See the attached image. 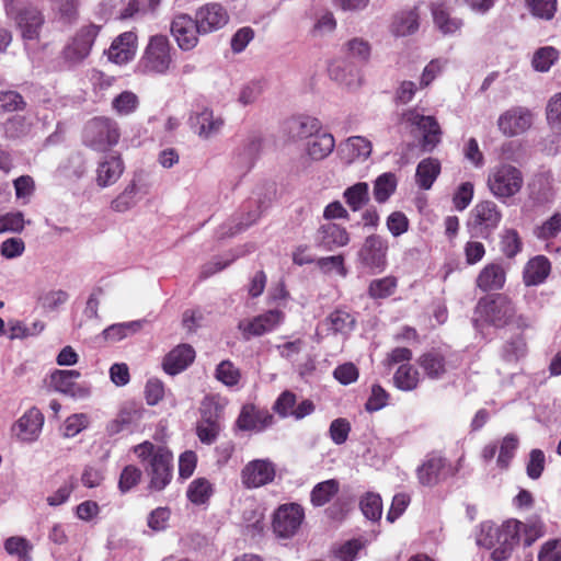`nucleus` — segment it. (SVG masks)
<instances>
[{"label":"nucleus","instance_id":"nucleus-1","mask_svg":"<svg viewBox=\"0 0 561 561\" xmlns=\"http://www.w3.org/2000/svg\"><path fill=\"white\" fill-rule=\"evenodd\" d=\"M516 310L513 302L505 296L499 295L493 299H482L478 302L474 311V323L486 322L494 327L514 324L517 328L528 327L527 318L515 317Z\"/></svg>","mask_w":561,"mask_h":561},{"label":"nucleus","instance_id":"nucleus-2","mask_svg":"<svg viewBox=\"0 0 561 561\" xmlns=\"http://www.w3.org/2000/svg\"><path fill=\"white\" fill-rule=\"evenodd\" d=\"M486 185L496 199L505 202L520 192L524 176L518 168L508 163H500L490 169Z\"/></svg>","mask_w":561,"mask_h":561},{"label":"nucleus","instance_id":"nucleus-3","mask_svg":"<svg viewBox=\"0 0 561 561\" xmlns=\"http://www.w3.org/2000/svg\"><path fill=\"white\" fill-rule=\"evenodd\" d=\"M502 213L492 201L479 202L470 211L468 228L472 236L488 239L499 227Z\"/></svg>","mask_w":561,"mask_h":561},{"label":"nucleus","instance_id":"nucleus-4","mask_svg":"<svg viewBox=\"0 0 561 561\" xmlns=\"http://www.w3.org/2000/svg\"><path fill=\"white\" fill-rule=\"evenodd\" d=\"M171 64V45L167 36H152L140 61L142 72L163 75Z\"/></svg>","mask_w":561,"mask_h":561},{"label":"nucleus","instance_id":"nucleus-5","mask_svg":"<svg viewBox=\"0 0 561 561\" xmlns=\"http://www.w3.org/2000/svg\"><path fill=\"white\" fill-rule=\"evenodd\" d=\"M84 144L96 151H104L117 144L119 131L117 124L105 117L88 122L83 134Z\"/></svg>","mask_w":561,"mask_h":561},{"label":"nucleus","instance_id":"nucleus-6","mask_svg":"<svg viewBox=\"0 0 561 561\" xmlns=\"http://www.w3.org/2000/svg\"><path fill=\"white\" fill-rule=\"evenodd\" d=\"M224 407L213 398H205L201 405V420L196 426L199 440L210 445L218 437L221 425L220 419Z\"/></svg>","mask_w":561,"mask_h":561},{"label":"nucleus","instance_id":"nucleus-7","mask_svg":"<svg viewBox=\"0 0 561 561\" xmlns=\"http://www.w3.org/2000/svg\"><path fill=\"white\" fill-rule=\"evenodd\" d=\"M305 518L304 508L297 503L280 505L273 515L272 528L278 538H290L301 526Z\"/></svg>","mask_w":561,"mask_h":561},{"label":"nucleus","instance_id":"nucleus-8","mask_svg":"<svg viewBox=\"0 0 561 561\" xmlns=\"http://www.w3.org/2000/svg\"><path fill=\"white\" fill-rule=\"evenodd\" d=\"M100 28L99 25L94 24L82 27L64 48L62 58L65 61L70 65H78L83 61L89 56Z\"/></svg>","mask_w":561,"mask_h":561},{"label":"nucleus","instance_id":"nucleus-9","mask_svg":"<svg viewBox=\"0 0 561 561\" xmlns=\"http://www.w3.org/2000/svg\"><path fill=\"white\" fill-rule=\"evenodd\" d=\"M171 33L182 50L196 47L198 35H201L196 19L186 13H180L173 18Z\"/></svg>","mask_w":561,"mask_h":561},{"label":"nucleus","instance_id":"nucleus-10","mask_svg":"<svg viewBox=\"0 0 561 561\" xmlns=\"http://www.w3.org/2000/svg\"><path fill=\"white\" fill-rule=\"evenodd\" d=\"M199 34H208L222 28L229 22L227 9L218 2H209L195 12Z\"/></svg>","mask_w":561,"mask_h":561},{"label":"nucleus","instance_id":"nucleus-11","mask_svg":"<svg viewBox=\"0 0 561 561\" xmlns=\"http://www.w3.org/2000/svg\"><path fill=\"white\" fill-rule=\"evenodd\" d=\"M284 319V313L279 310H268L251 320H242L238 324L245 341L253 336H262L274 330Z\"/></svg>","mask_w":561,"mask_h":561},{"label":"nucleus","instance_id":"nucleus-12","mask_svg":"<svg viewBox=\"0 0 561 561\" xmlns=\"http://www.w3.org/2000/svg\"><path fill=\"white\" fill-rule=\"evenodd\" d=\"M533 124V114L525 107H513L500 115L497 127L504 136L514 137L525 133Z\"/></svg>","mask_w":561,"mask_h":561},{"label":"nucleus","instance_id":"nucleus-13","mask_svg":"<svg viewBox=\"0 0 561 561\" xmlns=\"http://www.w3.org/2000/svg\"><path fill=\"white\" fill-rule=\"evenodd\" d=\"M275 477V467L274 465L266 460L255 458L250 461L241 472L242 483L248 489L260 488L265 485L274 480Z\"/></svg>","mask_w":561,"mask_h":561},{"label":"nucleus","instance_id":"nucleus-14","mask_svg":"<svg viewBox=\"0 0 561 561\" xmlns=\"http://www.w3.org/2000/svg\"><path fill=\"white\" fill-rule=\"evenodd\" d=\"M274 416L266 410L254 404H245L237 420V426L241 431L262 432L272 425Z\"/></svg>","mask_w":561,"mask_h":561},{"label":"nucleus","instance_id":"nucleus-15","mask_svg":"<svg viewBox=\"0 0 561 561\" xmlns=\"http://www.w3.org/2000/svg\"><path fill=\"white\" fill-rule=\"evenodd\" d=\"M387 250V241L380 236L371 234L366 238L359 251V259L364 265L370 268L383 267L386 264Z\"/></svg>","mask_w":561,"mask_h":561},{"label":"nucleus","instance_id":"nucleus-16","mask_svg":"<svg viewBox=\"0 0 561 561\" xmlns=\"http://www.w3.org/2000/svg\"><path fill=\"white\" fill-rule=\"evenodd\" d=\"M125 165L121 154L110 153L104 156L96 169V183L101 187L110 186L118 181Z\"/></svg>","mask_w":561,"mask_h":561},{"label":"nucleus","instance_id":"nucleus-17","mask_svg":"<svg viewBox=\"0 0 561 561\" xmlns=\"http://www.w3.org/2000/svg\"><path fill=\"white\" fill-rule=\"evenodd\" d=\"M191 119L198 136L204 139H210L217 136L225 125L224 118L220 115H216L209 108H203L192 116Z\"/></svg>","mask_w":561,"mask_h":561},{"label":"nucleus","instance_id":"nucleus-18","mask_svg":"<svg viewBox=\"0 0 561 561\" xmlns=\"http://www.w3.org/2000/svg\"><path fill=\"white\" fill-rule=\"evenodd\" d=\"M194 358V348L188 344H180L165 355L163 369L169 375H176L186 369Z\"/></svg>","mask_w":561,"mask_h":561},{"label":"nucleus","instance_id":"nucleus-19","mask_svg":"<svg viewBox=\"0 0 561 561\" xmlns=\"http://www.w3.org/2000/svg\"><path fill=\"white\" fill-rule=\"evenodd\" d=\"M44 423V416L39 410L30 409L14 425L15 435L24 442L36 438Z\"/></svg>","mask_w":561,"mask_h":561},{"label":"nucleus","instance_id":"nucleus-20","mask_svg":"<svg viewBox=\"0 0 561 561\" xmlns=\"http://www.w3.org/2000/svg\"><path fill=\"white\" fill-rule=\"evenodd\" d=\"M347 231L336 224H327L321 226L317 232V244L327 251H333L336 248L348 243Z\"/></svg>","mask_w":561,"mask_h":561},{"label":"nucleus","instance_id":"nucleus-21","mask_svg":"<svg viewBox=\"0 0 561 561\" xmlns=\"http://www.w3.org/2000/svg\"><path fill=\"white\" fill-rule=\"evenodd\" d=\"M136 41L137 36L133 32H125L117 36L108 49V59L118 65L130 60L136 51Z\"/></svg>","mask_w":561,"mask_h":561},{"label":"nucleus","instance_id":"nucleus-22","mask_svg":"<svg viewBox=\"0 0 561 561\" xmlns=\"http://www.w3.org/2000/svg\"><path fill=\"white\" fill-rule=\"evenodd\" d=\"M80 377L78 370H55L50 375V386L58 392L70 397H82L85 391L76 383V379Z\"/></svg>","mask_w":561,"mask_h":561},{"label":"nucleus","instance_id":"nucleus-23","mask_svg":"<svg viewBox=\"0 0 561 561\" xmlns=\"http://www.w3.org/2000/svg\"><path fill=\"white\" fill-rule=\"evenodd\" d=\"M506 280V272L502 264L490 263L486 264L477 277V286L483 290H499L503 288Z\"/></svg>","mask_w":561,"mask_h":561},{"label":"nucleus","instance_id":"nucleus-24","mask_svg":"<svg viewBox=\"0 0 561 561\" xmlns=\"http://www.w3.org/2000/svg\"><path fill=\"white\" fill-rule=\"evenodd\" d=\"M551 265L543 255H537L530 259L523 272V279L526 286H537L542 284L550 274Z\"/></svg>","mask_w":561,"mask_h":561},{"label":"nucleus","instance_id":"nucleus-25","mask_svg":"<svg viewBox=\"0 0 561 561\" xmlns=\"http://www.w3.org/2000/svg\"><path fill=\"white\" fill-rule=\"evenodd\" d=\"M172 458H151L149 488L153 491L163 490L172 479Z\"/></svg>","mask_w":561,"mask_h":561},{"label":"nucleus","instance_id":"nucleus-26","mask_svg":"<svg viewBox=\"0 0 561 561\" xmlns=\"http://www.w3.org/2000/svg\"><path fill=\"white\" fill-rule=\"evenodd\" d=\"M261 149V139L253 137L233 157L232 164L242 174L248 173L254 165Z\"/></svg>","mask_w":561,"mask_h":561},{"label":"nucleus","instance_id":"nucleus-27","mask_svg":"<svg viewBox=\"0 0 561 561\" xmlns=\"http://www.w3.org/2000/svg\"><path fill=\"white\" fill-rule=\"evenodd\" d=\"M320 129V122L310 116L293 117L286 122V130L293 139L312 137Z\"/></svg>","mask_w":561,"mask_h":561},{"label":"nucleus","instance_id":"nucleus-28","mask_svg":"<svg viewBox=\"0 0 561 561\" xmlns=\"http://www.w3.org/2000/svg\"><path fill=\"white\" fill-rule=\"evenodd\" d=\"M44 23L42 13L35 8H26L19 14L18 24L24 39H35Z\"/></svg>","mask_w":561,"mask_h":561},{"label":"nucleus","instance_id":"nucleus-29","mask_svg":"<svg viewBox=\"0 0 561 561\" xmlns=\"http://www.w3.org/2000/svg\"><path fill=\"white\" fill-rule=\"evenodd\" d=\"M331 78L348 90H357L362 85V76L357 69L347 64H335L330 67Z\"/></svg>","mask_w":561,"mask_h":561},{"label":"nucleus","instance_id":"nucleus-30","mask_svg":"<svg viewBox=\"0 0 561 561\" xmlns=\"http://www.w3.org/2000/svg\"><path fill=\"white\" fill-rule=\"evenodd\" d=\"M419 28V11L414 7L409 11H402L397 14L391 25V32L396 36L410 35Z\"/></svg>","mask_w":561,"mask_h":561},{"label":"nucleus","instance_id":"nucleus-31","mask_svg":"<svg viewBox=\"0 0 561 561\" xmlns=\"http://www.w3.org/2000/svg\"><path fill=\"white\" fill-rule=\"evenodd\" d=\"M334 137L329 133H316L307 145V152L313 160H322L334 149Z\"/></svg>","mask_w":561,"mask_h":561},{"label":"nucleus","instance_id":"nucleus-32","mask_svg":"<svg viewBox=\"0 0 561 561\" xmlns=\"http://www.w3.org/2000/svg\"><path fill=\"white\" fill-rule=\"evenodd\" d=\"M139 175L135 174L123 192L111 203V209L116 213H125L136 205V196L139 192Z\"/></svg>","mask_w":561,"mask_h":561},{"label":"nucleus","instance_id":"nucleus-33","mask_svg":"<svg viewBox=\"0 0 561 561\" xmlns=\"http://www.w3.org/2000/svg\"><path fill=\"white\" fill-rule=\"evenodd\" d=\"M325 322L329 325V330L334 334H347L354 330L356 325V319L353 314L344 309H335L327 318Z\"/></svg>","mask_w":561,"mask_h":561},{"label":"nucleus","instance_id":"nucleus-34","mask_svg":"<svg viewBox=\"0 0 561 561\" xmlns=\"http://www.w3.org/2000/svg\"><path fill=\"white\" fill-rule=\"evenodd\" d=\"M214 494L213 484L205 478L193 480L186 491V496L194 505H206Z\"/></svg>","mask_w":561,"mask_h":561},{"label":"nucleus","instance_id":"nucleus-35","mask_svg":"<svg viewBox=\"0 0 561 561\" xmlns=\"http://www.w3.org/2000/svg\"><path fill=\"white\" fill-rule=\"evenodd\" d=\"M397 176L391 172L379 175L374 181L373 196L379 204L386 203L397 190Z\"/></svg>","mask_w":561,"mask_h":561},{"label":"nucleus","instance_id":"nucleus-36","mask_svg":"<svg viewBox=\"0 0 561 561\" xmlns=\"http://www.w3.org/2000/svg\"><path fill=\"white\" fill-rule=\"evenodd\" d=\"M339 490L340 484L334 479L320 482L313 486L310 493V502L317 507L324 506L337 494Z\"/></svg>","mask_w":561,"mask_h":561},{"label":"nucleus","instance_id":"nucleus-37","mask_svg":"<svg viewBox=\"0 0 561 561\" xmlns=\"http://www.w3.org/2000/svg\"><path fill=\"white\" fill-rule=\"evenodd\" d=\"M343 197L353 211L362 209L369 202V186L366 182H358L347 187Z\"/></svg>","mask_w":561,"mask_h":561},{"label":"nucleus","instance_id":"nucleus-38","mask_svg":"<svg viewBox=\"0 0 561 561\" xmlns=\"http://www.w3.org/2000/svg\"><path fill=\"white\" fill-rule=\"evenodd\" d=\"M560 53L552 46H543L538 48L531 59V66L536 71L548 72L558 61Z\"/></svg>","mask_w":561,"mask_h":561},{"label":"nucleus","instance_id":"nucleus-39","mask_svg":"<svg viewBox=\"0 0 561 561\" xmlns=\"http://www.w3.org/2000/svg\"><path fill=\"white\" fill-rule=\"evenodd\" d=\"M440 125L433 116L423 115V151H432L442 140Z\"/></svg>","mask_w":561,"mask_h":561},{"label":"nucleus","instance_id":"nucleus-40","mask_svg":"<svg viewBox=\"0 0 561 561\" xmlns=\"http://www.w3.org/2000/svg\"><path fill=\"white\" fill-rule=\"evenodd\" d=\"M523 523L517 519L504 522L497 530V542L514 549L519 541Z\"/></svg>","mask_w":561,"mask_h":561},{"label":"nucleus","instance_id":"nucleus-41","mask_svg":"<svg viewBox=\"0 0 561 561\" xmlns=\"http://www.w3.org/2000/svg\"><path fill=\"white\" fill-rule=\"evenodd\" d=\"M347 152L348 162L355 159H367L371 153V142L362 136L350 137L343 148Z\"/></svg>","mask_w":561,"mask_h":561},{"label":"nucleus","instance_id":"nucleus-42","mask_svg":"<svg viewBox=\"0 0 561 561\" xmlns=\"http://www.w3.org/2000/svg\"><path fill=\"white\" fill-rule=\"evenodd\" d=\"M423 370L431 378H439L446 371L445 354L434 350L423 356Z\"/></svg>","mask_w":561,"mask_h":561},{"label":"nucleus","instance_id":"nucleus-43","mask_svg":"<svg viewBox=\"0 0 561 561\" xmlns=\"http://www.w3.org/2000/svg\"><path fill=\"white\" fill-rule=\"evenodd\" d=\"M4 549L10 556L18 557V561H31L32 543L24 537L12 536L4 541Z\"/></svg>","mask_w":561,"mask_h":561},{"label":"nucleus","instance_id":"nucleus-44","mask_svg":"<svg viewBox=\"0 0 561 561\" xmlns=\"http://www.w3.org/2000/svg\"><path fill=\"white\" fill-rule=\"evenodd\" d=\"M449 474L444 466V458H430L423 463V484H435Z\"/></svg>","mask_w":561,"mask_h":561},{"label":"nucleus","instance_id":"nucleus-45","mask_svg":"<svg viewBox=\"0 0 561 561\" xmlns=\"http://www.w3.org/2000/svg\"><path fill=\"white\" fill-rule=\"evenodd\" d=\"M261 216V210L257 208L255 210L249 211L245 216V218H241L239 221L231 224H225L220 227L218 231V238L225 239L228 237H232L242 230H244L247 227L254 224Z\"/></svg>","mask_w":561,"mask_h":561},{"label":"nucleus","instance_id":"nucleus-46","mask_svg":"<svg viewBox=\"0 0 561 561\" xmlns=\"http://www.w3.org/2000/svg\"><path fill=\"white\" fill-rule=\"evenodd\" d=\"M500 248L502 253L512 259L523 249V242L515 229H504L501 234Z\"/></svg>","mask_w":561,"mask_h":561},{"label":"nucleus","instance_id":"nucleus-47","mask_svg":"<svg viewBox=\"0 0 561 561\" xmlns=\"http://www.w3.org/2000/svg\"><path fill=\"white\" fill-rule=\"evenodd\" d=\"M433 18L435 25L444 34H455L462 26V21L457 18H451L449 13L440 7L433 9Z\"/></svg>","mask_w":561,"mask_h":561},{"label":"nucleus","instance_id":"nucleus-48","mask_svg":"<svg viewBox=\"0 0 561 561\" xmlns=\"http://www.w3.org/2000/svg\"><path fill=\"white\" fill-rule=\"evenodd\" d=\"M360 511L370 520L377 522L382 514V500L379 494L368 492L359 502Z\"/></svg>","mask_w":561,"mask_h":561},{"label":"nucleus","instance_id":"nucleus-49","mask_svg":"<svg viewBox=\"0 0 561 561\" xmlns=\"http://www.w3.org/2000/svg\"><path fill=\"white\" fill-rule=\"evenodd\" d=\"M518 444L517 436L508 434L501 442L489 444L484 449V456H510L517 451Z\"/></svg>","mask_w":561,"mask_h":561},{"label":"nucleus","instance_id":"nucleus-50","mask_svg":"<svg viewBox=\"0 0 561 561\" xmlns=\"http://www.w3.org/2000/svg\"><path fill=\"white\" fill-rule=\"evenodd\" d=\"M394 382L401 390H412L419 383V371L410 365H401L394 374Z\"/></svg>","mask_w":561,"mask_h":561},{"label":"nucleus","instance_id":"nucleus-51","mask_svg":"<svg viewBox=\"0 0 561 561\" xmlns=\"http://www.w3.org/2000/svg\"><path fill=\"white\" fill-rule=\"evenodd\" d=\"M142 327L141 321H130L125 323H116L104 330V337L112 341H121L128 334L138 332Z\"/></svg>","mask_w":561,"mask_h":561},{"label":"nucleus","instance_id":"nucleus-52","mask_svg":"<svg viewBox=\"0 0 561 561\" xmlns=\"http://www.w3.org/2000/svg\"><path fill=\"white\" fill-rule=\"evenodd\" d=\"M399 124L402 130L417 138L421 130V113L419 108L404 110L400 115Z\"/></svg>","mask_w":561,"mask_h":561},{"label":"nucleus","instance_id":"nucleus-53","mask_svg":"<svg viewBox=\"0 0 561 561\" xmlns=\"http://www.w3.org/2000/svg\"><path fill=\"white\" fill-rule=\"evenodd\" d=\"M397 287V279L388 276L374 279L368 288V295L374 299H382L393 294Z\"/></svg>","mask_w":561,"mask_h":561},{"label":"nucleus","instance_id":"nucleus-54","mask_svg":"<svg viewBox=\"0 0 561 561\" xmlns=\"http://www.w3.org/2000/svg\"><path fill=\"white\" fill-rule=\"evenodd\" d=\"M546 117L550 127L561 134V92L553 94L546 107Z\"/></svg>","mask_w":561,"mask_h":561},{"label":"nucleus","instance_id":"nucleus-55","mask_svg":"<svg viewBox=\"0 0 561 561\" xmlns=\"http://www.w3.org/2000/svg\"><path fill=\"white\" fill-rule=\"evenodd\" d=\"M138 103V96L135 93L130 91H124L114 98L112 106L117 114L128 115L137 108Z\"/></svg>","mask_w":561,"mask_h":561},{"label":"nucleus","instance_id":"nucleus-56","mask_svg":"<svg viewBox=\"0 0 561 561\" xmlns=\"http://www.w3.org/2000/svg\"><path fill=\"white\" fill-rule=\"evenodd\" d=\"M26 103L16 91L0 92V113L24 110Z\"/></svg>","mask_w":561,"mask_h":561},{"label":"nucleus","instance_id":"nucleus-57","mask_svg":"<svg viewBox=\"0 0 561 561\" xmlns=\"http://www.w3.org/2000/svg\"><path fill=\"white\" fill-rule=\"evenodd\" d=\"M142 472L135 466H126L119 477L118 489L122 493H126L135 488L141 479Z\"/></svg>","mask_w":561,"mask_h":561},{"label":"nucleus","instance_id":"nucleus-58","mask_svg":"<svg viewBox=\"0 0 561 561\" xmlns=\"http://www.w3.org/2000/svg\"><path fill=\"white\" fill-rule=\"evenodd\" d=\"M524 546L530 547L537 539L545 535V525L540 519H531L523 524Z\"/></svg>","mask_w":561,"mask_h":561},{"label":"nucleus","instance_id":"nucleus-59","mask_svg":"<svg viewBox=\"0 0 561 561\" xmlns=\"http://www.w3.org/2000/svg\"><path fill=\"white\" fill-rule=\"evenodd\" d=\"M348 55L359 61H367L370 57V44L363 39L355 37L346 43Z\"/></svg>","mask_w":561,"mask_h":561},{"label":"nucleus","instance_id":"nucleus-60","mask_svg":"<svg viewBox=\"0 0 561 561\" xmlns=\"http://www.w3.org/2000/svg\"><path fill=\"white\" fill-rule=\"evenodd\" d=\"M561 230V215L554 214L547 219L540 227L535 231L537 238L548 240L554 238Z\"/></svg>","mask_w":561,"mask_h":561},{"label":"nucleus","instance_id":"nucleus-61","mask_svg":"<svg viewBox=\"0 0 561 561\" xmlns=\"http://www.w3.org/2000/svg\"><path fill=\"white\" fill-rule=\"evenodd\" d=\"M473 198V184L471 182L461 183L453 197V203L458 210L466 209Z\"/></svg>","mask_w":561,"mask_h":561},{"label":"nucleus","instance_id":"nucleus-62","mask_svg":"<svg viewBox=\"0 0 561 561\" xmlns=\"http://www.w3.org/2000/svg\"><path fill=\"white\" fill-rule=\"evenodd\" d=\"M68 299V294L65 290H49L38 297V302L44 309L55 310L60 305L65 304Z\"/></svg>","mask_w":561,"mask_h":561},{"label":"nucleus","instance_id":"nucleus-63","mask_svg":"<svg viewBox=\"0 0 561 561\" xmlns=\"http://www.w3.org/2000/svg\"><path fill=\"white\" fill-rule=\"evenodd\" d=\"M364 547L365 543L360 539H351L343 543L334 556L341 561H354Z\"/></svg>","mask_w":561,"mask_h":561},{"label":"nucleus","instance_id":"nucleus-64","mask_svg":"<svg viewBox=\"0 0 561 561\" xmlns=\"http://www.w3.org/2000/svg\"><path fill=\"white\" fill-rule=\"evenodd\" d=\"M538 561H561V543L553 539L545 542L538 553Z\"/></svg>","mask_w":561,"mask_h":561}]
</instances>
